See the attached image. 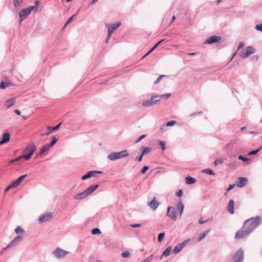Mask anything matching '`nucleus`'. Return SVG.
Here are the masks:
<instances>
[{"instance_id":"nucleus-1","label":"nucleus","mask_w":262,"mask_h":262,"mask_svg":"<svg viewBox=\"0 0 262 262\" xmlns=\"http://www.w3.org/2000/svg\"><path fill=\"white\" fill-rule=\"evenodd\" d=\"M261 221L262 217L260 216L251 217L244 222V226L251 233L260 224Z\"/></svg>"},{"instance_id":"nucleus-2","label":"nucleus","mask_w":262,"mask_h":262,"mask_svg":"<svg viewBox=\"0 0 262 262\" xmlns=\"http://www.w3.org/2000/svg\"><path fill=\"white\" fill-rule=\"evenodd\" d=\"M128 154L126 150H124L120 152H113L107 156V159L111 161H115L116 160L125 158L128 156Z\"/></svg>"},{"instance_id":"nucleus-3","label":"nucleus","mask_w":262,"mask_h":262,"mask_svg":"<svg viewBox=\"0 0 262 262\" xmlns=\"http://www.w3.org/2000/svg\"><path fill=\"white\" fill-rule=\"evenodd\" d=\"M250 233V231L245 226H243L241 229L237 231L235 238L237 239H242L249 235Z\"/></svg>"},{"instance_id":"nucleus-4","label":"nucleus","mask_w":262,"mask_h":262,"mask_svg":"<svg viewBox=\"0 0 262 262\" xmlns=\"http://www.w3.org/2000/svg\"><path fill=\"white\" fill-rule=\"evenodd\" d=\"M158 95L152 96L149 99L143 101L142 103V105L145 107H149L154 105L157 102L160 101V99H156L158 98Z\"/></svg>"},{"instance_id":"nucleus-5","label":"nucleus","mask_w":262,"mask_h":262,"mask_svg":"<svg viewBox=\"0 0 262 262\" xmlns=\"http://www.w3.org/2000/svg\"><path fill=\"white\" fill-rule=\"evenodd\" d=\"M121 22L118 21L116 24H106L108 29V36H111L113 33L121 25Z\"/></svg>"},{"instance_id":"nucleus-6","label":"nucleus","mask_w":262,"mask_h":262,"mask_svg":"<svg viewBox=\"0 0 262 262\" xmlns=\"http://www.w3.org/2000/svg\"><path fill=\"white\" fill-rule=\"evenodd\" d=\"M23 239V236L21 235L16 236L3 250H6L9 248H12L17 245Z\"/></svg>"},{"instance_id":"nucleus-7","label":"nucleus","mask_w":262,"mask_h":262,"mask_svg":"<svg viewBox=\"0 0 262 262\" xmlns=\"http://www.w3.org/2000/svg\"><path fill=\"white\" fill-rule=\"evenodd\" d=\"M255 49L251 47L248 46L246 48V51H243L240 53V56L243 58H246L251 54L254 53Z\"/></svg>"},{"instance_id":"nucleus-8","label":"nucleus","mask_w":262,"mask_h":262,"mask_svg":"<svg viewBox=\"0 0 262 262\" xmlns=\"http://www.w3.org/2000/svg\"><path fill=\"white\" fill-rule=\"evenodd\" d=\"M53 253L58 258H64L69 252L58 247L53 251Z\"/></svg>"},{"instance_id":"nucleus-9","label":"nucleus","mask_w":262,"mask_h":262,"mask_svg":"<svg viewBox=\"0 0 262 262\" xmlns=\"http://www.w3.org/2000/svg\"><path fill=\"white\" fill-rule=\"evenodd\" d=\"M166 215L173 221H176L177 219V212L173 207H168Z\"/></svg>"},{"instance_id":"nucleus-10","label":"nucleus","mask_w":262,"mask_h":262,"mask_svg":"<svg viewBox=\"0 0 262 262\" xmlns=\"http://www.w3.org/2000/svg\"><path fill=\"white\" fill-rule=\"evenodd\" d=\"M53 217V214L51 212L41 214L38 219V221L40 223H42L50 221Z\"/></svg>"},{"instance_id":"nucleus-11","label":"nucleus","mask_w":262,"mask_h":262,"mask_svg":"<svg viewBox=\"0 0 262 262\" xmlns=\"http://www.w3.org/2000/svg\"><path fill=\"white\" fill-rule=\"evenodd\" d=\"M234 262H242L244 260V251L239 249L234 254Z\"/></svg>"},{"instance_id":"nucleus-12","label":"nucleus","mask_w":262,"mask_h":262,"mask_svg":"<svg viewBox=\"0 0 262 262\" xmlns=\"http://www.w3.org/2000/svg\"><path fill=\"white\" fill-rule=\"evenodd\" d=\"M221 39V37L216 35L211 36L206 39L204 42V44H212L213 43H215L219 42Z\"/></svg>"},{"instance_id":"nucleus-13","label":"nucleus","mask_w":262,"mask_h":262,"mask_svg":"<svg viewBox=\"0 0 262 262\" xmlns=\"http://www.w3.org/2000/svg\"><path fill=\"white\" fill-rule=\"evenodd\" d=\"M30 12L29 10V9L25 8L22 9L19 14V24H21V21H23L27 17L28 15H29Z\"/></svg>"},{"instance_id":"nucleus-14","label":"nucleus","mask_w":262,"mask_h":262,"mask_svg":"<svg viewBox=\"0 0 262 262\" xmlns=\"http://www.w3.org/2000/svg\"><path fill=\"white\" fill-rule=\"evenodd\" d=\"M102 173V172L101 171H89L85 174H84V176H83L81 177V179L82 180H86L89 178H90L92 177L95 176V174L96 173Z\"/></svg>"},{"instance_id":"nucleus-15","label":"nucleus","mask_w":262,"mask_h":262,"mask_svg":"<svg viewBox=\"0 0 262 262\" xmlns=\"http://www.w3.org/2000/svg\"><path fill=\"white\" fill-rule=\"evenodd\" d=\"M148 205L151 209L155 211L159 206L160 203L157 201L156 197H154L152 201L148 203Z\"/></svg>"},{"instance_id":"nucleus-16","label":"nucleus","mask_w":262,"mask_h":262,"mask_svg":"<svg viewBox=\"0 0 262 262\" xmlns=\"http://www.w3.org/2000/svg\"><path fill=\"white\" fill-rule=\"evenodd\" d=\"M36 150V147L35 145V144L33 143H31L28 145L27 147L24 150V152H28V154L32 155Z\"/></svg>"},{"instance_id":"nucleus-17","label":"nucleus","mask_w":262,"mask_h":262,"mask_svg":"<svg viewBox=\"0 0 262 262\" xmlns=\"http://www.w3.org/2000/svg\"><path fill=\"white\" fill-rule=\"evenodd\" d=\"M99 186V185L98 184L92 185L85 190H84L85 192L86 193V195L89 196L91 193H92L97 188H98Z\"/></svg>"},{"instance_id":"nucleus-18","label":"nucleus","mask_w":262,"mask_h":262,"mask_svg":"<svg viewBox=\"0 0 262 262\" xmlns=\"http://www.w3.org/2000/svg\"><path fill=\"white\" fill-rule=\"evenodd\" d=\"M238 181L236 184V185L238 187H243L245 186L248 182V179L247 178L239 177L238 178Z\"/></svg>"},{"instance_id":"nucleus-19","label":"nucleus","mask_w":262,"mask_h":262,"mask_svg":"<svg viewBox=\"0 0 262 262\" xmlns=\"http://www.w3.org/2000/svg\"><path fill=\"white\" fill-rule=\"evenodd\" d=\"M176 207L179 212L180 216H181L183 214L184 208V205L182 202V199H180L177 203Z\"/></svg>"},{"instance_id":"nucleus-20","label":"nucleus","mask_w":262,"mask_h":262,"mask_svg":"<svg viewBox=\"0 0 262 262\" xmlns=\"http://www.w3.org/2000/svg\"><path fill=\"white\" fill-rule=\"evenodd\" d=\"M4 79L5 80H7L8 79L6 76H4ZM13 85H14V84L11 81H2L0 84V88L1 89H5L7 87Z\"/></svg>"},{"instance_id":"nucleus-21","label":"nucleus","mask_w":262,"mask_h":262,"mask_svg":"<svg viewBox=\"0 0 262 262\" xmlns=\"http://www.w3.org/2000/svg\"><path fill=\"white\" fill-rule=\"evenodd\" d=\"M10 139V135L9 133H5L3 135L2 140L0 141V145L7 143Z\"/></svg>"},{"instance_id":"nucleus-22","label":"nucleus","mask_w":262,"mask_h":262,"mask_svg":"<svg viewBox=\"0 0 262 262\" xmlns=\"http://www.w3.org/2000/svg\"><path fill=\"white\" fill-rule=\"evenodd\" d=\"M227 210L231 214H233L234 212V202L233 200H230L227 206Z\"/></svg>"},{"instance_id":"nucleus-23","label":"nucleus","mask_w":262,"mask_h":262,"mask_svg":"<svg viewBox=\"0 0 262 262\" xmlns=\"http://www.w3.org/2000/svg\"><path fill=\"white\" fill-rule=\"evenodd\" d=\"M87 196L88 195H86V193L85 192V191L84 190L83 191L80 193L75 194L74 196V198L76 200H82L86 198Z\"/></svg>"},{"instance_id":"nucleus-24","label":"nucleus","mask_w":262,"mask_h":262,"mask_svg":"<svg viewBox=\"0 0 262 262\" xmlns=\"http://www.w3.org/2000/svg\"><path fill=\"white\" fill-rule=\"evenodd\" d=\"M15 103V99L14 98H11L7 99L5 102V105L7 108H9Z\"/></svg>"},{"instance_id":"nucleus-25","label":"nucleus","mask_w":262,"mask_h":262,"mask_svg":"<svg viewBox=\"0 0 262 262\" xmlns=\"http://www.w3.org/2000/svg\"><path fill=\"white\" fill-rule=\"evenodd\" d=\"M61 124H62V122H60L58 124H57L56 126H53V127L48 126L47 128L49 130H51V132L57 131L60 128Z\"/></svg>"},{"instance_id":"nucleus-26","label":"nucleus","mask_w":262,"mask_h":262,"mask_svg":"<svg viewBox=\"0 0 262 262\" xmlns=\"http://www.w3.org/2000/svg\"><path fill=\"white\" fill-rule=\"evenodd\" d=\"M185 181H186V183L187 184L191 185V184H194L196 180H195V179L193 178V177H191L190 176H187L185 178Z\"/></svg>"},{"instance_id":"nucleus-27","label":"nucleus","mask_w":262,"mask_h":262,"mask_svg":"<svg viewBox=\"0 0 262 262\" xmlns=\"http://www.w3.org/2000/svg\"><path fill=\"white\" fill-rule=\"evenodd\" d=\"M52 147L49 144H45L40 149V154H43L45 152L49 150Z\"/></svg>"},{"instance_id":"nucleus-28","label":"nucleus","mask_w":262,"mask_h":262,"mask_svg":"<svg viewBox=\"0 0 262 262\" xmlns=\"http://www.w3.org/2000/svg\"><path fill=\"white\" fill-rule=\"evenodd\" d=\"M183 247V246L180 245V244L176 245L173 250V253L174 254H177L180 252L182 249Z\"/></svg>"},{"instance_id":"nucleus-29","label":"nucleus","mask_w":262,"mask_h":262,"mask_svg":"<svg viewBox=\"0 0 262 262\" xmlns=\"http://www.w3.org/2000/svg\"><path fill=\"white\" fill-rule=\"evenodd\" d=\"M210 230L211 229L209 228L208 230H206L204 232L201 233L199 236V237L198 238V241L200 242L202 241L203 239H204L207 235V234L209 233V232L210 231Z\"/></svg>"},{"instance_id":"nucleus-30","label":"nucleus","mask_w":262,"mask_h":262,"mask_svg":"<svg viewBox=\"0 0 262 262\" xmlns=\"http://www.w3.org/2000/svg\"><path fill=\"white\" fill-rule=\"evenodd\" d=\"M203 173H206L207 174L210 176H214L215 173L213 171V170L210 168H206L202 170Z\"/></svg>"},{"instance_id":"nucleus-31","label":"nucleus","mask_w":262,"mask_h":262,"mask_svg":"<svg viewBox=\"0 0 262 262\" xmlns=\"http://www.w3.org/2000/svg\"><path fill=\"white\" fill-rule=\"evenodd\" d=\"M171 247H168L163 252L162 255L166 257L170 255Z\"/></svg>"},{"instance_id":"nucleus-32","label":"nucleus","mask_w":262,"mask_h":262,"mask_svg":"<svg viewBox=\"0 0 262 262\" xmlns=\"http://www.w3.org/2000/svg\"><path fill=\"white\" fill-rule=\"evenodd\" d=\"M142 148H143V149L142 150V155H146V154H148L151 150V148L149 147H142Z\"/></svg>"},{"instance_id":"nucleus-33","label":"nucleus","mask_w":262,"mask_h":262,"mask_svg":"<svg viewBox=\"0 0 262 262\" xmlns=\"http://www.w3.org/2000/svg\"><path fill=\"white\" fill-rule=\"evenodd\" d=\"M23 3V0H14L13 4L14 7L18 9L20 4Z\"/></svg>"},{"instance_id":"nucleus-34","label":"nucleus","mask_w":262,"mask_h":262,"mask_svg":"<svg viewBox=\"0 0 262 262\" xmlns=\"http://www.w3.org/2000/svg\"><path fill=\"white\" fill-rule=\"evenodd\" d=\"M15 232L16 234H19L20 233H25V230L20 226H17L15 229Z\"/></svg>"},{"instance_id":"nucleus-35","label":"nucleus","mask_w":262,"mask_h":262,"mask_svg":"<svg viewBox=\"0 0 262 262\" xmlns=\"http://www.w3.org/2000/svg\"><path fill=\"white\" fill-rule=\"evenodd\" d=\"M101 231L98 228H95L92 229V234L94 235L96 234H101Z\"/></svg>"},{"instance_id":"nucleus-36","label":"nucleus","mask_w":262,"mask_h":262,"mask_svg":"<svg viewBox=\"0 0 262 262\" xmlns=\"http://www.w3.org/2000/svg\"><path fill=\"white\" fill-rule=\"evenodd\" d=\"M224 163V160L222 158L217 159L214 163V166H217L219 164H221Z\"/></svg>"},{"instance_id":"nucleus-37","label":"nucleus","mask_w":262,"mask_h":262,"mask_svg":"<svg viewBox=\"0 0 262 262\" xmlns=\"http://www.w3.org/2000/svg\"><path fill=\"white\" fill-rule=\"evenodd\" d=\"M158 142L160 145L162 150H164L166 148V143L161 140H158Z\"/></svg>"},{"instance_id":"nucleus-38","label":"nucleus","mask_w":262,"mask_h":262,"mask_svg":"<svg viewBox=\"0 0 262 262\" xmlns=\"http://www.w3.org/2000/svg\"><path fill=\"white\" fill-rule=\"evenodd\" d=\"M58 140V138H56L55 136L52 137V140L50 144H49L51 147H53Z\"/></svg>"},{"instance_id":"nucleus-39","label":"nucleus","mask_w":262,"mask_h":262,"mask_svg":"<svg viewBox=\"0 0 262 262\" xmlns=\"http://www.w3.org/2000/svg\"><path fill=\"white\" fill-rule=\"evenodd\" d=\"M165 236V233L164 232H161L159 234L158 236V241L159 242H161Z\"/></svg>"},{"instance_id":"nucleus-40","label":"nucleus","mask_w":262,"mask_h":262,"mask_svg":"<svg viewBox=\"0 0 262 262\" xmlns=\"http://www.w3.org/2000/svg\"><path fill=\"white\" fill-rule=\"evenodd\" d=\"M262 147H260L257 149L253 150L252 151H250L249 152L248 155H255L257 154L259 151H260Z\"/></svg>"},{"instance_id":"nucleus-41","label":"nucleus","mask_w":262,"mask_h":262,"mask_svg":"<svg viewBox=\"0 0 262 262\" xmlns=\"http://www.w3.org/2000/svg\"><path fill=\"white\" fill-rule=\"evenodd\" d=\"M175 124H176V121L172 120V121L167 122L165 125H164V126H165V127L172 126L174 125Z\"/></svg>"},{"instance_id":"nucleus-42","label":"nucleus","mask_w":262,"mask_h":262,"mask_svg":"<svg viewBox=\"0 0 262 262\" xmlns=\"http://www.w3.org/2000/svg\"><path fill=\"white\" fill-rule=\"evenodd\" d=\"M19 185L20 184L19 183V182L16 180L11 184V187H13V188H16L18 187Z\"/></svg>"},{"instance_id":"nucleus-43","label":"nucleus","mask_w":262,"mask_h":262,"mask_svg":"<svg viewBox=\"0 0 262 262\" xmlns=\"http://www.w3.org/2000/svg\"><path fill=\"white\" fill-rule=\"evenodd\" d=\"M27 174H24L20 177H19L16 180L19 182V183L20 184L21 182L23 181V180L27 177Z\"/></svg>"},{"instance_id":"nucleus-44","label":"nucleus","mask_w":262,"mask_h":262,"mask_svg":"<svg viewBox=\"0 0 262 262\" xmlns=\"http://www.w3.org/2000/svg\"><path fill=\"white\" fill-rule=\"evenodd\" d=\"M164 39H162L158 42L156 44H155L152 48L150 49L152 51H153L160 43H161Z\"/></svg>"},{"instance_id":"nucleus-45","label":"nucleus","mask_w":262,"mask_h":262,"mask_svg":"<svg viewBox=\"0 0 262 262\" xmlns=\"http://www.w3.org/2000/svg\"><path fill=\"white\" fill-rule=\"evenodd\" d=\"M121 255L123 257L127 258V257H129V256L130 255V253L128 251H126L123 252L121 254Z\"/></svg>"},{"instance_id":"nucleus-46","label":"nucleus","mask_w":262,"mask_h":262,"mask_svg":"<svg viewBox=\"0 0 262 262\" xmlns=\"http://www.w3.org/2000/svg\"><path fill=\"white\" fill-rule=\"evenodd\" d=\"M238 159L239 160H242V161H243L244 162H247V161H249V159L246 158V157H244L242 155H239L238 157Z\"/></svg>"},{"instance_id":"nucleus-47","label":"nucleus","mask_w":262,"mask_h":262,"mask_svg":"<svg viewBox=\"0 0 262 262\" xmlns=\"http://www.w3.org/2000/svg\"><path fill=\"white\" fill-rule=\"evenodd\" d=\"M235 143V141H231L230 142L227 143L226 144V147L227 148H232V146Z\"/></svg>"},{"instance_id":"nucleus-48","label":"nucleus","mask_w":262,"mask_h":262,"mask_svg":"<svg viewBox=\"0 0 262 262\" xmlns=\"http://www.w3.org/2000/svg\"><path fill=\"white\" fill-rule=\"evenodd\" d=\"M165 76V75H160L158 78L154 82V83L155 84H158L159 82H160V81L161 80L162 78L163 77H164Z\"/></svg>"},{"instance_id":"nucleus-49","label":"nucleus","mask_w":262,"mask_h":262,"mask_svg":"<svg viewBox=\"0 0 262 262\" xmlns=\"http://www.w3.org/2000/svg\"><path fill=\"white\" fill-rule=\"evenodd\" d=\"M21 156H22L23 158L25 159L26 160H28L31 158V157H32V155H31L29 154H28L27 155H23Z\"/></svg>"},{"instance_id":"nucleus-50","label":"nucleus","mask_w":262,"mask_h":262,"mask_svg":"<svg viewBox=\"0 0 262 262\" xmlns=\"http://www.w3.org/2000/svg\"><path fill=\"white\" fill-rule=\"evenodd\" d=\"M146 137V135H142L141 136H140V137H139L136 140V141H135V143H138L140 141H141L143 139H144L145 137Z\"/></svg>"},{"instance_id":"nucleus-51","label":"nucleus","mask_w":262,"mask_h":262,"mask_svg":"<svg viewBox=\"0 0 262 262\" xmlns=\"http://www.w3.org/2000/svg\"><path fill=\"white\" fill-rule=\"evenodd\" d=\"M149 167L147 166H144L141 169V172L142 174L145 173V172L148 170Z\"/></svg>"},{"instance_id":"nucleus-52","label":"nucleus","mask_w":262,"mask_h":262,"mask_svg":"<svg viewBox=\"0 0 262 262\" xmlns=\"http://www.w3.org/2000/svg\"><path fill=\"white\" fill-rule=\"evenodd\" d=\"M27 8L29 9V10L30 12L33 10H35V11H36L37 10V8H36V7H35V5L34 6H30Z\"/></svg>"},{"instance_id":"nucleus-53","label":"nucleus","mask_w":262,"mask_h":262,"mask_svg":"<svg viewBox=\"0 0 262 262\" xmlns=\"http://www.w3.org/2000/svg\"><path fill=\"white\" fill-rule=\"evenodd\" d=\"M255 29L257 31H260L262 32V24H259L256 25V26L255 27Z\"/></svg>"},{"instance_id":"nucleus-54","label":"nucleus","mask_w":262,"mask_h":262,"mask_svg":"<svg viewBox=\"0 0 262 262\" xmlns=\"http://www.w3.org/2000/svg\"><path fill=\"white\" fill-rule=\"evenodd\" d=\"M176 195L179 196L181 197L183 195V191L182 189H179L178 191L176 192Z\"/></svg>"},{"instance_id":"nucleus-55","label":"nucleus","mask_w":262,"mask_h":262,"mask_svg":"<svg viewBox=\"0 0 262 262\" xmlns=\"http://www.w3.org/2000/svg\"><path fill=\"white\" fill-rule=\"evenodd\" d=\"M153 256V254H151L150 256L147 257L146 259L142 261V262H150L152 260V257Z\"/></svg>"},{"instance_id":"nucleus-56","label":"nucleus","mask_w":262,"mask_h":262,"mask_svg":"<svg viewBox=\"0 0 262 262\" xmlns=\"http://www.w3.org/2000/svg\"><path fill=\"white\" fill-rule=\"evenodd\" d=\"M209 219H207L206 220H203L202 219H200L199 221V223L200 224H204L205 223H207L209 221Z\"/></svg>"},{"instance_id":"nucleus-57","label":"nucleus","mask_w":262,"mask_h":262,"mask_svg":"<svg viewBox=\"0 0 262 262\" xmlns=\"http://www.w3.org/2000/svg\"><path fill=\"white\" fill-rule=\"evenodd\" d=\"M75 16V14H73V15H72L68 20V21H67V23L68 24H69L70 23L73 19V18Z\"/></svg>"},{"instance_id":"nucleus-58","label":"nucleus","mask_w":262,"mask_h":262,"mask_svg":"<svg viewBox=\"0 0 262 262\" xmlns=\"http://www.w3.org/2000/svg\"><path fill=\"white\" fill-rule=\"evenodd\" d=\"M130 226L133 228H137V227H140L141 224H131Z\"/></svg>"},{"instance_id":"nucleus-59","label":"nucleus","mask_w":262,"mask_h":262,"mask_svg":"<svg viewBox=\"0 0 262 262\" xmlns=\"http://www.w3.org/2000/svg\"><path fill=\"white\" fill-rule=\"evenodd\" d=\"M143 156V155H142V154H141L140 156H138L136 158V160L138 161L139 162H140L142 159Z\"/></svg>"},{"instance_id":"nucleus-60","label":"nucleus","mask_w":262,"mask_h":262,"mask_svg":"<svg viewBox=\"0 0 262 262\" xmlns=\"http://www.w3.org/2000/svg\"><path fill=\"white\" fill-rule=\"evenodd\" d=\"M235 186V184H230L227 188V191L230 190L232 188H233Z\"/></svg>"},{"instance_id":"nucleus-61","label":"nucleus","mask_w":262,"mask_h":262,"mask_svg":"<svg viewBox=\"0 0 262 262\" xmlns=\"http://www.w3.org/2000/svg\"><path fill=\"white\" fill-rule=\"evenodd\" d=\"M188 241H189V239H186V240L183 241V242L181 243L180 244L181 245V246L182 245L183 247L184 248V246L186 245V244L188 243Z\"/></svg>"},{"instance_id":"nucleus-62","label":"nucleus","mask_w":262,"mask_h":262,"mask_svg":"<svg viewBox=\"0 0 262 262\" xmlns=\"http://www.w3.org/2000/svg\"><path fill=\"white\" fill-rule=\"evenodd\" d=\"M152 51L150 50L146 54H145L143 57H142V59L145 58L147 56H148L150 53H151Z\"/></svg>"},{"instance_id":"nucleus-63","label":"nucleus","mask_w":262,"mask_h":262,"mask_svg":"<svg viewBox=\"0 0 262 262\" xmlns=\"http://www.w3.org/2000/svg\"><path fill=\"white\" fill-rule=\"evenodd\" d=\"M39 4H40V2L39 1H35V7H36V8H38Z\"/></svg>"},{"instance_id":"nucleus-64","label":"nucleus","mask_w":262,"mask_h":262,"mask_svg":"<svg viewBox=\"0 0 262 262\" xmlns=\"http://www.w3.org/2000/svg\"><path fill=\"white\" fill-rule=\"evenodd\" d=\"M244 43L243 42H240L238 44V49H240L241 48L243 47Z\"/></svg>"}]
</instances>
